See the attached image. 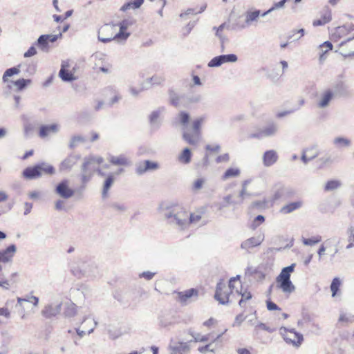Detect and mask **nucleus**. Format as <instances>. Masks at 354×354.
I'll list each match as a JSON object with an SVG mask.
<instances>
[{"label":"nucleus","mask_w":354,"mask_h":354,"mask_svg":"<svg viewBox=\"0 0 354 354\" xmlns=\"http://www.w3.org/2000/svg\"><path fill=\"white\" fill-rule=\"evenodd\" d=\"M190 115L186 111H180L174 118V122L182 127L183 139L189 145L196 146L201 139V126L205 121L204 117H199L194 120L192 126L189 127Z\"/></svg>","instance_id":"f257e3e1"},{"label":"nucleus","mask_w":354,"mask_h":354,"mask_svg":"<svg viewBox=\"0 0 354 354\" xmlns=\"http://www.w3.org/2000/svg\"><path fill=\"white\" fill-rule=\"evenodd\" d=\"M164 216L169 223L185 230L189 226V212L179 205L173 206L163 211Z\"/></svg>","instance_id":"f03ea898"},{"label":"nucleus","mask_w":354,"mask_h":354,"mask_svg":"<svg viewBox=\"0 0 354 354\" xmlns=\"http://www.w3.org/2000/svg\"><path fill=\"white\" fill-rule=\"evenodd\" d=\"M103 162L100 156H89L84 158L81 166V180L82 183H87L93 176L95 171H97L100 176L104 174L98 168V165Z\"/></svg>","instance_id":"7ed1b4c3"},{"label":"nucleus","mask_w":354,"mask_h":354,"mask_svg":"<svg viewBox=\"0 0 354 354\" xmlns=\"http://www.w3.org/2000/svg\"><path fill=\"white\" fill-rule=\"evenodd\" d=\"M130 24L131 23L128 20H123L120 23V30L118 32L115 33V35H111L108 37H101V33H107L111 32L115 27V26H109L106 24L103 26L98 32V39L103 43H107L113 39L125 41L130 35L129 32H126V30Z\"/></svg>","instance_id":"20e7f679"},{"label":"nucleus","mask_w":354,"mask_h":354,"mask_svg":"<svg viewBox=\"0 0 354 354\" xmlns=\"http://www.w3.org/2000/svg\"><path fill=\"white\" fill-rule=\"evenodd\" d=\"M295 264L283 268L276 279L277 286L284 293L290 294L295 291V287L290 281V274L294 271Z\"/></svg>","instance_id":"39448f33"},{"label":"nucleus","mask_w":354,"mask_h":354,"mask_svg":"<svg viewBox=\"0 0 354 354\" xmlns=\"http://www.w3.org/2000/svg\"><path fill=\"white\" fill-rule=\"evenodd\" d=\"M335 96V92L330 88H327L317 94L315 105L319 109H328Z\"/></svg>","instance_id":"423d86ee"},{"label":"nucleus","mask_w":354,"mask_h":354,"mask_svg":"<svg viewBox=\"0 0 354 354\" xmlns=\"http://www.w3.org/2000/svg\"><path fill=\"white\" fill-rule=\"evenodd\" d=\"M232 295L233 294L231 293L228 288H227L226 284L223 280H221L216 285L214 295L215 299L221 304H227L232 301L230 299Z\"/></svg>","instance_id":"0eeeda50"},{"label":"nucleus","mask_w":354,"mask_h":354,"mask_svg":"<svg viewBox=\"0 0 354 354\" xmlns=\"http://www.w3.org/2000/svg\"><path fill=\"white\" fill-rule=\"evenodd\" d=\"M279 127L276 123H270L263 127L256 133H252L249 136L251 138L262 139L266 137L274 136L278 131Z\"/></svg>","instance_id":"6e6552de"},{"label":"nucleus","mask_w":354,"mask_h":354,"mask_svg":"<svg viewBox=\"0 0 354 354\" xmlns=\"http://www.w3.org/2000/svg\"><path fill=\"white\" fill-rule=\"evenodd\" d=\"M62 303L59 301L51 302L46 305L41 314L46 319H50L59 315L61 312Z\"/></svg>","instance_id":"1a4fd4ad"},{"label":"nucleus","mask_w":354,"mask_h":354,"mask_svg":"<svg viewBox=\"0 0 354 354\" xmlns=\"http://www.w3.org/2000/svg\"><path fill=\"white\" fill-rule=\"evenodd\" d=\"M80 158L81 156L80 154L71 153L60 162L59 165V171H70Z\"/></svg>","instance_id":"9d476101"},{"label":"nucleus","mask_w":354,"mask_h":354,"mask_svg":"<svg viewBox=\"0 0 354 354\" xmlns=\"http://www.w3.org/2000/svg\"><path fill=\"white\" fill-rule=\"evenodd\" d=\"M177 295L178 300L181 304L186 305L198 299V290L195 288H190L182 292H178Z\"/></svg>","instance_id":"9b49d317"},{"label":"nucleus","mask_w":354,"mask_h":354,"mask_svg":"<svg viewBox=\"0 0 354 354\" xmlns=\"http://www.w3.org/2000/svg\"><path fill=\"white\" fill-rule=\"evenodd\" d=\"M237 60L235 54L221 55L212 58L207 65L209 67H218L224 63H234Z\"/></svg>","instance_id":"f8f14e48"},{"label":"nucleus","mask_w":354,"mask_h":354,"mask_svg":"<svg viewBox=\"0 0 354 354\" xmlns=\"http://www.w3.org/2000/svg\"><path fill=\"white\" fill-rule=\"evenodd\" d=\"M110 337L113 339H117L124 334L130 332V328L121 324H109L106 328Z\"/></svg>","instance_id":"ddd939ff"},{"label":"nucleus","mask_w":354,"mask_h":354,"mask_svg":"<svg viewBox=\"0 0 354 354\" xmlns=\"http://www.w3.org/2000/svg\"><path fill=\"white\" fill-rule=\"evenodd\" d=\"M69 182L68 180H63L57 184L55 188V192L62 198L68 199L71 198L75 192L73 189L70 188Z\"/></svg>","instance_id":"4468645a"},{"label":"nucleus","mask_w":354,"mask_h":354,"mask_svg":"<svg viewBox=\"0 0 354 354\" xmlns=\"http://www.w3.org/2000/svg\"><path fill=\"white\" fill-rule=\"evenodd\" d=\"M264 238L263 234H259L256 236L250 237L241 243V248L250 252L251 249L260 245L264 241Z\"/></svg>","instance_id":"2eb2a0df"},{"label":"nucleus","mask_w":354,"mask_h":354,"mask_svg":"<svg viewBox=\"0 0 354 354\" xmlns=\"http://www.w3.org/2000/svg\"><path fill=\"white\" fill-rule=\"evenodd\" d=\"M284 340L288 343L291 344L295 346H299L303 342V335L299 333H297L295 330H287L285 334H283Z\"/></svg>","instance_id":"dca6fc26"},{"label":"nucleus","mask_w":354,"mask_h":354,"mask_svg":"<svg viewBox=\"0 0 354 354\" xmlns=\"http://www.w3.org/2000/svg\"><path fill=\"white\" fill-rule=\"evenodd\" d=\"M295 194V190L286 186H280L276 191L273 196V200H286L292 197Z\"/></svg>","instance_id":"f3484780"},{"label":"nucleus","mask_w":354,"mask_h":354,"mask_svg":"<svg viewBox=\"0 0 354 354\" xmlns=\"http://www.w3.org/2000/svg\"><path fill=\"white\" fill-rule=\"evenodd\" d=\"M59 131V126L57 124L49 125H41L39 128V135L44 138L51 134H55Z\"/></svg>","instance_id":"a211bd4d"},{"label":"nucleus","mask_w":354,"mask_h":354,"mask_svg":"<svg viewBox=\"0 0 354 354\" xmlns=\"http://www.w3.org/2000/svg\"><path fill=\"white\" fill-rule=\"evenodd\" d=\"M17 250L16 245L12 244L0 252V262L8 263L12 261Z\"/></svg>","instance_id":"6ab92c4d"},{"label":"nucleus","mask_w":354,"mask_h":354,"mask_svg":"<svg viewBox=\"0 0 354 354\" xmlns=\"http://www.w3.org/2000/svg\"><path fill=\"white\" fill-rule=\"evenodd\" d=\"M278 160V155L274 150L266 151L263 155V163L265 167L273 165Z\"/></svg>","instance_id":"aec40b11"},{"label":"nucleus","mask_w":354,"mask_h":354,"mask_svg":"<svg viewBox=\"0 0 354 354\" xmlns=\"http://www.w3.org/2000/svg\"><path fill=\"white\" fill-rule=\"evenodd\" d=\"M23 176L28 180L35 179L41 176V173L39 171L37 164L32 166L26 167L23 171Z\"/></svg>","instance_id":"412c9836"},{"label":"nucleus","mask_w":354,"mask_h":354,"mask_svg":"<svg viewBox=\"0 0 354 354\" xmlns=\"http://www.w3.org/2000/svg\"><path fill=\"white\" fill-rule=\"evenodd\" d=\"M169 100L171 104L176 107H180L182 106H186L185 98L183 96L178 95L174 91H169Z\"/></svg>","instance_id":"4be33fe9"},{"label":"nucleus","mask_w":354,"mask_h":354,"mask_svg":"<svg viewBox=\"0 0 354 354\" xmlns=\"http://www.w3.org/2000/svg\"><path fill=\"white\" fill-rule=\"evenodd\" d=\"M170 348L172 353L186 354L189 352L190 348L187 343L178 342L171 344Z\"/></svg>","instance_id":"5701e85b"},{"label":"nucleus","mask_w":354,"mask_h":354,"mask_svg":"<svg viewBox=\"0 0 354 354\" xmlns=\"http://www.w3.org/2000/svg\"><path fill=\"white\" fill-rule=\"evenodd\" d=\"M332 19L331 10L328 8L324 10L321 19L315 20L313 23L314 26H323L329 23Z\"/></svg>","instance_id":"b1692460"},{"label":"nucleus","mask_w":354,"mask_h":354,"mask_svg":"<svg viewBox=\"0 0 354 354\" xmlns=\"http://www.w3.org/2000/svg\"><path fill=\"white\" fill-rule=\"evenodd\" d=\"M155 169V162H151L149 160H146L143 163H140L136 166V173L138 175H142L145 173L149 169Z\"/></svg>","instance_id":"393cba45"},{"label":"nucleus","mask_w":354,"mask_h":354,"mask_svg":"<svg viewBox=\"0 0 354 354\" xmlns=\"http://www.w3.org/2000/svg\"><path fill=\"white\" fill-rule=\"evenodd\" d=\"M302 206V202L301 201H295L290 203L289 204H287L284 206H283L281 209L280 212L284 214H290L298 209H299Z\"/></svg>","instance_id":"a878e982"},{"label":"nucleus","mask_w":354,"mask_h":354,"mask_svg":"<svg viewBox=\"0 0 354 354\" xmlns=\"http://www.w3.org/2000/svg\"><path fill=\"white\" fill-rule=\"evenodd\" d=\"M192 152L187 147L185 148L178 156V161L182 164L187 165L191 162Z\"/></svg>","instance_id":"bb28decb"},{"label":"nucleus","mask_w":354,"mask_h":354,"mask_svg":"<svg viewBox=\"0 0 354 354\" xmlns=\"http://www.w3.org/2000/svg\"><path fill=\"white\" fill-rule=\"evenodd\" d=\"M322 244L327 249L333 248V252L330 254V258L333 259L335 254L339 252L337 247L338 243L337 242L336 239L335 237L328 239Z\"/></svg>","instance_id":"cd10ccee"},{"label":"nucleus","mask_w":354,"mask_h":354,"mask_svg":"<svg viewBox=\"0 0 354 354\" xmlns=\"http://www.w3.org/2000/svg\"><path fill=\"white\" fill-rule=\"evenodd\" d=\"M260 15H261V11L259 10L246 12V13H245V24L248 26L252 25L254 22L257 21Z\"/></svg>","instance_id":"c85d7f7f"},{"label":"nucleus","mask_w":354,"mask_h":354,"mask_svg":"<svg viewBox=\"0 0 354 354\" xmlns=\"http://www.w3.org/2000/svg\"><path fill=\"white\" fill-rule=\"evenodd\" d=\"M109 161L114 165H130L131 162L124 156H110Z\"/></svg>","instance_id":"c756f323"},{"label":"nucleus","mask_w":354,"mask_h":354,"mask_svg":"<svg viewBox=\"0 0 354 354\" xmlns=\"http://www.w3.org/2000/svg\"><path fill=\"white\" fill-rule=\"evenodd\" d=\"M59 76L62 81L69 82L74 81L77 77L74 75V73L69 70H59Z\"/></svg>","instance_id":"7c9ffc66"},{"label":"nucleus","mask_w":354,"mask_h":354,"mask_svg":"<svg viewBox=\"0 0 354 354\" xmlns=\"http://www.w3.org/2000/svg\"><path fill=\"white\" fill-rule=\"evenodd\" d=\"M333 145L337 148L348 147L351 145V140L344 137H336L333 139Z\"/></svg>","instance_id":"2f4dec72"},{"label":"nucleus","mask_w":354,"mask_h":354,"mask_svg":"<svg viewBox=\"0 0 354 354\" xmlns=\"http://www.w3.org/2000/svg\"><path fill=\"white\" fill-rule=\"evenodd\" d=\"M114 181V178L112 174H109L104 181L102 196L103 198H105L108 196V192L110 187L112 186Z\"/></svg>","instance_id":"473e14b6"},{"label":"nucleus","mask_w":354,"mask_h":354,"mask_svg":"<svg viewBox=\"0 0 354 354\" xmlns=\"http://www.w3.org/2000/svg\"><path fill=\"white\" fill-rule=\"evenodd\" d=\"M39 171L42 174L44 172L46 174L53 175L55 174V170L53 165L46 163L44 162L37 164Z\"/></svg>","instance_id":"72a5a7b5"},{"label":"nucleus","mask_w":354,"mask_h":354,"mask_svg":"<svg viewBox=\"0 0 354 354\" xmlns=\"http://www.w3.org/2000/svg\"><path fill=\"white\" fill-rule=\"evenodd\" d=\"M21 66H22V64H19L17 67H12V68L7 69L3 75V82H6L8 81V79H7L8 77H11L14 75L19 74L20 72L19 67H21Z\"/></svg>","instance_id":"f704fd0d"},{"label":"nucleus","mask_w":354,"mask_h":354,"mask_svg":"<svg viewBox=\"0 0 354 354\" xmlns=\"http://www.w3.org/2000/svg\"><path fill=\"white\" fill-rule=\"evenodd\" d=\"M47 35H41L37 39V45L43 51H47L48 48V41L47 39Z\"/></svg>","instance_id":"c9c22d12"},{"label":"nucleus","mask_w":354,"mask_h":354,"mask_svg":"<svg viewBox=\"0 0 354 354\" xmlns=\"http://www.w3.org/2000/svg\"><path fill=\"white\" fill-rule=\"evenodd\" d=\"M240 174V170L237 168H229L222 176V180H226L230 178L236 177Z\"/></svg>","instance_id":"e433bc0d"},{"label":"nucleus","mask_w":354,"mask_h":354,"mask_svg":"<svg viewBox=\"0 0 354 354\" xmlns=\"http://www.w3.org/2000/svg\"><path fill=\"white\" fill-rule=\"evenodd\" d=\"M342 183L339 180H331L326 183L324 189L326 192L333 191L340 187Z\"/></svg>","instance_id":"4c0bfd02"},{"label":"nucleus","mask_w":354,"mask_h":354,"mask_svg":"<svg viewBox=\"0 0 354 354\" xmlns=\"http://www.w3.org/2000/svg\"><path fill=\"white\" fill-rule=\"evenodd\" d=\"M236 283L241 285L239 275H237L236 277H232L229 281L228 286H227V288H228V289L232 294H234V291L236 292V290H238V288L236 286Z\"/></svg>","instance_id":"58836bf2"},{"label":"nucleus","mask_w":354,"mask_h":354,"mask_svg":"<svg viewBox=\"0 0 354 354\" xmlns=\"http://www.w3.org/2000/svg\"><path fill=\"white\" fill-rule=\"evenodd\" d=\"M85 140L86 139L80 135L74 136L71 138L68 147L71 149H74L79 143L84 142Z\"/></svg>","instance_id":"ea45409f"},{"label":"nucleus","mask_w":354,"mask_h":354,"mask_svg":"<svg viewBox=\"0 0 354 354\" xmlns=\"http://www.w3.org/2000/svg\"><path fill=\"white\" fill-rule=\"evenodd\" d=\"M306 151L307 152L308 155L310 157V159H312V160L317 157L319 154V151L318 149V146L317 145H313L306 149H305Z\"/></svg>","instance_id":"a19ab883"},{"label":"nucleus","mask_w":354,"mask_h":354,"mask_svg":"<svg viewBox=\"0 0 354 354\" xmlns=\"http://www.w3.org/2000/svg\"><path fill=\"white\" fill-rule=\"evenodd\" d=\"M77 313V306L73 304H67L65 310L64 315L66 317H71L75 315Z\"/></svg>","instance_id":"79ce46f5"},{"label":"nucleus","mask_w":354,"mask_h":354,"mask_svg":"<svg viewBox=\"0 0 354 354\" xmlns=\"http://www.w3.org/2000/svg\"><path fill=\"white\" fill-rule=\"evenodd\" d=\"M109 207L115 212L123 213L127 211V207L124 203L113 202L109 205Z\"/></svg>","instance_id":"37998d69"},{"label":"nucleus","mask_w":354,"mask_h":354,"mask_svg":"<svg viewBox=\"0 0 354 354\" xmlns=\"http://www.w3.org/2000/svg\"><path fill=\"white\" fill-rule=\"evenodd\" d=\"M354 30V25L348 24L343 26H339L335 29L334 35H337L339 37H342L346 31Z\"/></svg>","instance_id":"c03bdc74"},{"label":"nucleus","mask_w":354,"mask_h":354,"mask_svg":"<svg viewBox=\"0 0 354 354\" xmlns=\"http://www.w3.org/2000/svg\"><path fill=\"white\" fill-rule=\"evenodd\" d=\"M236 292L239 295H241L239 304L241 307H244V304L246 301L252 298V294L250 292L245 291L243 292H239V290H236Z\"/></svg>","instance_id":"a18cd8bd"},{"label":"nucleus","mask_w":354,"mask_h":354,"mask_svg":"<svg viewBox=\"0 0 354 354\" xmlns=\"http://www.w3.org/2000/svg\"><path fill=\"white\" fill-rule=\"evenodd\" d=\"M305 32L304 29L301 28L298 30H292L290 35H288V39H292V41H297L299 40L301 37L304 36Z\"/></svg>","instance_id":"49530a36"},{"label":"nucleus","mask_w":354,"mask_h":354,"mask_svg":"<svg viewBox=\"0 0 354 354\" xmlns=\"http://www.w3.org/2000/svg\"><path fill=\"white\" fill-rule=\"evenodd\" d=\"M322 241V237L320 236H313L312 238L306 239L302 238V243L305 245L313 246Z\"/></svg>","instance_id":"de8ad7c7"},{"label":"nucleus","mask_w":354,"mask_h":354,"mask_svg":"<svg viewBox=\"0 0 354 354\" xmlns=\"http://www.w3.org/2000/svg\"><path fill=\"white\" fill-rule=\"evenodd\" d=\"M31 82L30 79H19L14 82V85L17 86L18 91H22L28 84Z\"/></svg>","instance_id":"09e8293b"},{"label":"nucleus","mask_w":354,"mask_h":354,"mask_svg":"<svg viewBox=\"0 0 354 354\" xmlns=\"http://www.w3.org/2000/svg\"><path fill=\"white\" fill-rule=\"evenodd\" d=\"M341 285V281L339 278L335 277L333 279L330 284V290L332 292V297H334L337 295L339 288Z\"/></svg>","instance_id":"8fccbe9b"},{"label":"nucleus","mask_w":354,"mask_h":354,"mask_svg":"<svg viewBox=\"0 0 354 354\" xmlns=\"http://www.w3.org/2000/svg\"><path fill=\"white\" fill-rule=\"evenodd\" d=\"M205 182V180L203 178H198L196 179L194 183H193V185H192V190L194 192H196V191H198L200 189H201L203 187V185Z\"/></svg>","instance_id":"3c124183"},{"label":"nucleus","mask_w":354,"mask_h":354,"mask_svg":"<svg viewBox=\"0 0 354 354\" xmlns=\"http://www.w3.org/2000/svg\"><path fill=\"white\" fill-rule=\"evenodd\" d=\"M265 221V217L262 215H258L253 221L251 228L252 230H255L257 227H259L261 223H263Z\"/></svg>","instance_id":"603ef678"},{"label":"nucleus","mask_w":354,"mask_h":354,"mask_svg":"<svg viewBox=\"0 0 354 354\" xmlns=\"http://www.w3.org/2000/svg\"><path fill=\"white\" fill-rule=\"evenodd\" d=\"M320 48L323 50L324 48H326V49L324 50V52L320 55L319 59L321 61L324 60L325 59L324 54L329 50H331L333 48V45L330 41H325L322 45H320Z\"/></svg>","instance_id":"864d4df0"},{"label":"nucleus","mask_w":354,"mask_h":354,"mask_svg":"<svg viewBox=\"0 0 354 354\" xmlns=\"http://www.w3.org/2000/svg\"><path fill=\"white\" fill-rule=\"evenodd\" d=\"M34 130V126L29 122H26L24 124V132L26 136H29Z\"/></svg>","instance_id":"5fc2aeb1"},{"label":"nucleus","mask_w":354,"mask_h":354,"mask_svg":"<svg viewBox=\"0 0 354 354\" xmlns=\"http://www.w3.org/2000/svg\"><path fill=\"white\" fill-rule=\"evenodd\" d=\"M192 335L194 337L195 342H207L209 339V335L201 336V334H199V333H194V334H192Z\"/></svg>","instance_id":"6e6d98bb"},{"label":"nucleus","mask_w":354,"mask_h":354,"mask_svg":"<svg viewBox=\"0 0 354 354\" xmlns=\"http://www.w3.org/2000/svg\"><path fill=\"white\" fill-rule=\"evenodd\" d=\"M2 268L0 266V286L3 288L4 289L8 290L10 287L9 282L7 279H5L3 274L1 272Z\"/></svg>","instance_id":"4d7b16f0"},{"label":"nucleus","mask_w":354,"mask_h":354,"mask_svg":"<svg viewBox=\"0 0 354 354\" xmlns=\"http://www.w3.org/2000/svg\"><path fill=\"white\" fill-rule=\"evenodd\" d=\"M201 219V215L200 214L189 212V225L191 223H196Z\"/></svg>","instance_id":"13d9d810"},{"label":"nucleus","mask_w":354,"mask_h":354,"mask_svg":"<svg viewBox=\"0 0 354 354\" xmlns=\"http://www.w3.org/2000/svg\"><path fill=\"white\" fill-rule=\"evenodd\" d=\"M223 201L227 206L230 205H235L241 203V201H236L232 200V196L230 194L224 196Z\"/></svg>","instance_id":"bf43d9fd"},{"label":"nucleus","mask_w":354,"mask_h":354,"mask_svg":"<svg viewBox=\"0 0 354 354\" xmlns=\"http://www.w3.org/2000/svg\"><path fill=\"white\" fill-rule=\"evenodd\" d=\"M201 100V96L200 95H193L186 97L185 103L187 105L189 103H197Z\"/></svg>","instance_id":"052dcab7"},{"label":"nucleus","mask_w":354,"mask_h":354,"mask_svg":"<svg viewBox=\"0 0 354 354\" xmlns=\"http://www.w3.org/2000/svg\"><path fill=\"white\" fill-rule=\"evenodd\" d=\"M206 8V6H203L201 8V10L198 11V12H195L194 9H188L184 13H181L180 15V17L181 18H184L185 16L187 15H195V14H197V13H201L202 12H203L205 10V9Z\"/></svg>","instance_id":"680f3d73"},{"label":"nucleus","mask_w":354,"mask_h":354,"mask_svg":"<svg viewBox=\"0 0 354 354\" xmlns=\"http://www.w3.org/2000/svg\"><path fill=\"white\" fill-rule=\"evenodd\" d=\"M153 77H149V78H147L145 81H144L142 84H141V90H147L148 88H149L152 85H153Z\"/></svg>","instance_id":"e2e57ef3"},{"label":"nucleus","mask_w":354,"mask_h":354,"mask_svg":"<svg viewBox=\"0 0 354 354\" xmlns=\"http://www.w3.org/2000/svg\"><path fill=\"white\" fill-rule=\"evenodd\" d=\"M155 276V272H150V271H145L140 274H139L140 278H143L146 280H151L153 277Z\"/></svg>","instance_id":"0e129e2a"},{"label":"nucleus","mask_w":354,"mask_h":354,"mask_svg":"<svg viewBox=\"0 0 354 354\" xmlns=\"http://www.w3.org/2000/svg\"><path fill=\"white\" fill-rule=\"evenodd\" d=\"M348 241H354V225H351L346 230Z\"/></svg>","instance_id":"69168bd1"},{"label":"nucleus","mask_w":354,"mask_h":354,"mask_svg":"<svg viewBox=\"0 0 354 354\" xmlns=\"http://www.w3.org/2000/svg\"><path fill=\"white\" fill-rule=\"evenodd\" d=\"M211 344H207L204 346H201L198 348V351L201 353H206L207 352H214V348H211Z\"/></svg>","instance_id":"338daca9"},{"label":"nucleus","mask_w":354,"mask_h":354,"mask_svg":"<svg viewBox=\"0 0 354 354\" xmlns=\"http://www.w3.org/2000/svg\"><path fill=\"white\" fill-rule=\"evenodd\" d=\"M253 325H255L256 328H259L263 330L268 331V332H272L273 330L270 329L268 326H267L265 324L261 322H255L252 324Z\"/></svg>","instance_id":"774afa93"}]
</instances>
